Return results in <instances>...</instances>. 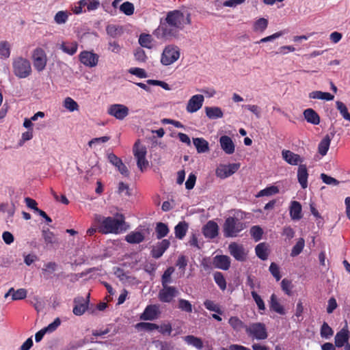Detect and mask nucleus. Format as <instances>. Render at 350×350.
<instances>
[{"label":"nucleus","instance_id":"obj_1","mask_svg":"<svg viewBox=\"0 0 350 350\" xmlns=\"http://www.w3.org/2000/svg\"><path fill=\"white\" fill-rule=\"evenodd\" d=\"M190 23V14L187 11L182 10L170 11L167 13L165 19L161 21L160 25L154 31V34L159 39L172 40L177 38L179 31Z\"/></svg>","mask_w":350,"mask_h":350},{"label":"nucleus","instance_id":"obj_2","mask_svg":"<svg viewBox=\"0 0 350 350\" xmlns=\"http://www.w3.org/2000/svg\"><path fill=\"white\" fill-rule=\"evenodd\" d=\"M94 222L98 225L97 230L103 234H120L125 230L124 218L120 215L116 217H103L96 214L94 217Z\"/></svg>","mask_w":350,"mask_h":350},{"label":"nucleus","instance_id":"obj_3","mask_svg":"<svg viewBox=\"0 0 350 350\" xmlns=\"http://www.w3.org/2000/svg\"><path fill=\"white\" fill-rule=\"evenodd\" d=\"M12 68L14 74L20 79L28 77L32 72L29 60L21 56L13 59Z\"/></svg>","mask_w":350,"mask_h":350},{"label":"nucleus","instance_id":"obj_4","mask_svg":"<svg viewBox=\"0 0 350 350\" xmlns=\"http://www.w3.org/2000/svg\"><path fill=\"white\" fill-rule=\"evenodd\" d=\"M180 56V48L174 44L166 45L161 55L160 62L163 66H170L177 62Z\"/></svg>","mask_w":350,"mask_h":350},{"label":"nucleus","instance_id":"obj_5","mask_svg":"<svg viewBox=\"0 0 350 350\" xmlns=\"http://www.w3.org/2000/svg\"><path fill=\"white\" fill-rule=\"evenodd\" d=\"M245 228V224L240 219L229 217L224 224V234L226 237H236Z\"/></svg>","mask_w":350,"mask_h":350},{"label":"nucleus","instance_id":"obj_6","mask_svg":"<svg viewBox=\"0 0 350 350\" xmlns=\"http://www.w3.org/2000/svg\"><path fill=\"white\" fill-rule=\"evenodd\" d=\"M31 59L33 68L38 72H40L46 68L48 58L43 49L37 47L33 49L31 53Z\"/></svg>","mask_w":350,"mask_h":350},{"label":"nucleus","instance_id":"obj_7","mask_svg":"<svg viewBox=\"0 0 350 350\" xmlns=\"http://www.w3.org/2000/svg\"><path fill=\"white\" fill-rule=\"evenodd\" d=\"M133 151L134 157L137 160V167L141 171H143L148 165V161L146 158L147 153L146 147L137 141L134 144Z\"/></svg>","mask_w":350,"mask_h":350},{"label":"nucleus","instance_id":"obj_8","mask_svg":"<svg viewBox=\"0 0 350 350\" xmlns=\"http://www.w3.org/2000/svg\"><path fill=\"white\" fill-rule=\"evenodd\" d=\"M247 335L256 340H265L267 338L265 325L262 323H253L245 327Z\"/></svg>","mask_w":350,"mask_h":350},{"label":"nucleus","instance_id":"obj_9","mask_svg":"<svg viewBox=\"0 0 350 350\" xmlns=\"http://www.w3.org/2000/svg\"><path fill=\"white\" fill-rule=\"evenodd\" d=\"M107 112L116 120H123L129 116V109L123 104L116 103L109 105Z\"/></svg>","mask_w":350,"mask_h":350},{"label":"nucleus","instance_id":"obj_10","mask_svg":"<svg viewBox=\"0 0 350 350\" xmlns=\"http://www.w3.org/2000/svg\"><path fill=\"white\" fill-rule=\"evenodd\" d=\"M240 163L219 164L216 170L215 174L217 177L225 179L239 170Z\"/></svg>","mask_w":350,"mask_h":350},{"label":"nucleus","instance_id":"obj_11","mask_svg":"<svg viewBox=\"0 0 350 350\" xmlns=\"http://www.w3.org/2000/svg\"><path fill=\"white\" fill-rule=\"evenodd\" d=\"M79 61L84 66L93 68L97 66L99 55L92 51H83L79 55Z\"/></svg>","mask_w":350,"mask_h":350},{"label":"nucleus","instance_id":"obj_12","mask_svg":"<svg viewBox=\"0 0 350 350\" xmlns=\"http://www.w3.org/2000/svg\"><path fill=\"white\" fill-rule=\"evenodd\" d=\"M204 96L202 94H195L190 97L186 105V111L189 113H194L203 106Z\"/></svg>","mask_w":350,"mask_h":350},{"label":"nucleus","instance_id":"obj_13","mask_svg":"<svg viewBox=\"0 0 350 350\" xmlns=\"http://www.w3.org/2000/svg\"><path fill=\"white\" fill-rule=\"evenodd\" d=\"M163 288L159 291L158 297L159 300L164 303L171 302L178 294V289L172 286H162Z\"/></svg>","mask_w":350,"mask_h":350},{"label":"nucleus","instance_id":"obj_14","mask_svg":"<svg viewBox=\"0 0 350 350\" xmlns=\"http://www.w3.org/2000/svg\"><path fill=\"white\" fill-rule=\"evenodd\" d=\"M230 254L239 261H244L247 255V251L243 245L232 242L228 245Z\"/></svg>","mask_w":350,"mask_h":350},{"label":"nucleus","instance_id":"obj_15","mask_svg":"<svg viewBox=\"0 0 350 350\" xmlns=\"http://www.w3.org/2000/svg\"><path fill=\"white\" fill-rule=\"evenodd\" d=\"M350 338V332L346 324L339 332H338L334 337V343L336 347H342L349 342Z\"/></svg>","mask_w":350,"mask_h":350},{"label":"nucleus","instance_id":"obj_16","mask_svg":"<svg viewBox=\"0 0 350 350\" xmlns=\"http://www.w3.org/2000/svg\"><path fill=\"white\" fill-rule=\"evenodd\" d=\"M146 232L144 230H135L130 232L125 237V241L131 244H138L145 239Z\"/></svg>","mask_w":350,"mask_h":350},{"label":"nucleus","instance_id":"obj_17","mask_svg":"<svg viewBox=\"0 0 350 350\" xmlns=\"http://www.w3.org/2000/svg\"><path fill=\"white\" fill-rule=\"evenodd\" d=\"M219 144L221 150L227 154H232L235 151V145L229 136L222 135L220 137Z\"/></svg>","mask_w":350,"mask_h":350},{"label":"nucleus","instance_id":"obj_18","mask_svg":"<svg viewBox=\"0 0 350 350\" xmlns=\"http://www.w3.org/2000/svg\"><path fill=\"white\" fill-rule=\"evenodd\" d=\"M282 157L286 163L292 165H297L303 162V159L299 154L288 150H283Z\"/></svg>","mask_w":350,"mask_h":350},{"label":"nucleus","instance_id":"obj_19","mask_svg":"<svg viewBox=\"0 0 350 350\" xmlns=\"http://www.w3.org/2000/svg\"><path fill=\"white\" fill-rule=\"evenodd\" d=\"M89 295L87 299H84L82 297H79L75 299V307L73 308V313L75 315L80 316L82 315L88 308V299Z\"/></svg>","mask_w":350,"mask_h":350},{"label":"nucleus","instance_id":"obj_20","mask_svg":"<svg viewBox=\"0 0 350 350\" xmlns=\"http://www.w3.org/2000/svg\"><path fill=\"white\" fill-rule=\"evenodd\" d=\"M170 242L167 239H163L154 245L152 250V256L154 258H160L165 250L170 247Z\"/></svg>","mask_w":350,"mask_h":350},{"label":"nucleus","instance_id":"obj_21","mask_svg":"<svg viewBox=\"0 0 350 350\" xmlns=\"http://www.w3.org/2000/svg\"><path fill=\"white\" fill-rule=\"evenodd\" d=\"M213 265L218 269L228 270L230 266V258L226 255H217L213 258Z\"/></svg>","mask_w":350,"mask_h":350},{"label":"nucleus","instance_id":"obj_22","mask_svg":"<svg viewBox=\"0 0 350 350\" xmlns=\"http://www.w3.org/2000/svg\"><path fill=\"white\" fill-rule=\"evenodd\" d=\"M159 312V307L157 305L148 306L144 312L141 314L140 319L145 321H152L157 318Z\"/></svg>","mask_w":350,"mask_h":350},{"label":"nucleus","instance_id":"obj_23","mask_svg":"<svg viewBox=\"0 0 350 350\" xmlns=\"http://www.w3.org/2000/svg\"><path fill=\"white\" fill-rule=\"evenodd\" d=\"M184 342L189 346L196 348L197 350H202L204 347L202 340L193 335H187L183 338Z\"/></svg>","mask_w":350,"mask_h":350},{"label":"nucleus","instance_id":"obj_24","mask_svg":"<svg viewBox=\"0 0 350 350\" xmlns=\"http://www.w3.org/2000/svg\"><path fill=\"white\" fill-rule=\"evenodd\" d=\"M203 234L206 238L213 239L218 234V226L213 221H209L203 228Z\"/></svg>","mask_w":350,"mask_h":350},{"label":"nucleus","instance_id":"obj_25","mask_svg":"<svg viewBox=\"0 0 350 350\" xmlns=\"http://www.w3.org/2000/svg\"><path fill=\"white\" fill-rule=\"evenodd\" d=\"M59 49L69 55H75L78 49V43L76 41H65L60 44Z\"/></svg>","mask_w":350,"mask_h":350},{"label":"nucleus","instance_id":"obj_26","mask_svg":"<svg viewBox=\"0 0 350 350\" xmlns=\"http://www.w3.org/2000/svg\"><path fill=\"white\" fill-rule=\"evenodd\" d=\"M301 205L297 201H292L289 207L290 216L293 220H299L302 217Z\"/></svg>","mask_w":350,"mask_h":350},{"label":"nucleus","instance_id":"obj_27","mask_svg":"<svg viewBox=\"0 0 350 350\" xmlns=\"http://www.w3.org/2000/svg\"><path fill=\"white\" fill-rule=\"evenodd\" d=\"M308 173L305 165H299L297 170V179L303 189L308 187Z\"/></svg>","mask_w":350,"mask_h":350},{"label":"nucleus","instance_id":"obj_28","mask_svg":"<svg viewBox=\"0 0 350 350\" xmlns=\"http://www.w3.org/2000/svg\"><path fill=\"white\" fill-rule=\"evenodd\" d=\"M304 116L306 121L312 124L317 125L320 123V117L312 109H306L304 111Z\"/></svg>","mask_w":350,"mask_h":350},{"label":"nucleus","instance_id":"obj_29","mask_svg":"<svg viewBox=\"0 0 350 350\" xmlns=\"http://www.w3.org/2000/svg\"><path fill=\"white\" fill-rule=\"evenodd\" d=\"M206 116L211 120L221 118L224 116L221 109L219 107H206Z\"/></svg>","mask_w":350,"mask_h":350},{"label":"nucleus","instance_id":"obj_30","mask_svg":"<svg viewBox=\"0 0 350 350\" xmlns=\"http://www.w3.org/2000/svg\"><path fill=\"white\" fill-rule=\"evenodd\" d=\"M269 307L271 310L280 314H285L284 307L279 303L277 296L275 294H272L270 297Z\"/></svg>","mask_w":350,"mask_h":350},{"label":"nucleus","instance_id":"obj_31","mask_svg":"<svg viewBox=\"0 0 350 350\" xmlns=\"http://www.w3.org/2000/svg\"><path fill=\"white\" fill-rule=\"evenodd\" d=\"M193 143L198 153H204L209 150L208 142L203 138H194Z\"/></svg>","mask_w":350,"mask_h":350},{"label":"nucleus","instance_id":"obj_32","mask_svg":"<svg viewBox=\"0 0 350 350\" xmlns=\"http://www.w3.org/2000/svg\"><path fill=\"white\" fill-rule=\"evenodd\" d=\"M309 98L312 99H319L324 100H332L334 96L329 92H323L321 91H313L309 94Z\"/></svg>","mask_w":350,"mask_h":350},{"label":"nucleus","instance_id":"obj_33","mask_svg":"<svg viewBox=\"0 0 350 350\" xmlns=\"http://www.w3.org/2000/svg\"><path fill=\"white\" fill-rule=\"evenodd\" d=\"M57 265L55 262H49L45 263L42 268V276L48 279L53 272L57 270Z\"/></svg>","mask_w":350,"mask_h":350},{"label":"nucleus","instance_id":"obj_34","mask_svg":"<svg viewBox=\"0 0 350 350\" xmlns=\"http://www.w3.org/2000/svg\"><path fill=\"white\" fill-rule=\"evenodd\" d=\"M228 323L236 332H240L243 328L245 329V327H247V325H245L244 323L237 317H231L228 320Z\"/></svg>","mask_w":350,"mask_h":350},{"label":"nucleus","instance_id":"obj_35","mask_svg":"<svg viewBox=\"0 0 350 350\" xmlns=\"http://www.w3.org/2000/svg\"><path fill=\"white\" fill-rule=\"evenodd\" d=\"M188 230V225L185 222H179L174 228L176 237L183 239Z\"/></svg>","mask_w":350,"mask_h":350},{"label":"nucleus","instance_id":"obj_36","mask_svg":"<svg viewBox=\"0 0 350 350\" xmlns=\"http://www.w3.org/2000/svg\"><path fill=\"white\" fill-rule=\"evenodd\" d=\"M330 142L331 138L329 135H326L325 137H323L318 146L319 154H321L322 156H325L327 154L330 146Z\"/></svg>","mask_w":350,"mask_h":350},{"label":"nucleus","instance_id":"obj_37","mask_svg":"<svg viewBox=\"0 0 350 350\" xmlns=\"http://www.w3.org/2000/svg\"><path fill=\"white\" fill-rule=\"evenodd\" d=\"M63 106L70 112L79 111V106L77 103L70 97H66L63 102Z\"/></svg>","mask_w":350,"mask_h":350},{"label":"nucleus","instance_id":"obj_38","mask_svg":"<svg viewBox=\"0 0 350 350\" xmlns=\"http://www.w3.org/2000/svg\"><path fill=\"white\" fill-rule=\"evenodd\" d=\"M70 15V13L67 11H59L54 16V21L58 25L65 24Z\"/></svg>","mask_w":350,"mask_h":350},{"label":"nucleus","instance_id":"obj_39","mask_svg":"<svg viewBox=\"0 0 350 350\" xmlns=\"http://www.w3.org/2000/svg\"><path fill=\"white\" fill-rule=\"evenodd\" d=\"M155 231L157 239H160L167 236L169 232V228L165 224L159 222L157 224Z\"/></svg>","mask_w":350,"mask_h":350},{"label":"nucleus","instance_id":"obj_40","mask_svg":"<svg viewBox=\"0 0 350 350\" xmlns=\"http://www.w3.org/2000/svg\"><path fill=\"white\" fill-rule=\"evenodd\" d=\"M256 254L262 260H266L268 257V247L265 243H260L256 247Z\"/></svg>","mask_w":350,"mask_h":350},{"label":"nucleus","instance_id":"obj_41","mask_svg":"<svg viewBox=\"0 0 350 350\" xmlns=\"http://www.w3.org/2000/svg\"><path fill=\"white\" fill-rule=\"evenodd\" d=\"M139 43L142 47L151 49L152 47V38L149 34L143 33L139 38Z\"/></svg>","mask_w":350,"mask_h":350},{"label":"nucleus","instance_id":"obj_42","mask_svg":"<svg viewBox=\"0 0 350 350\" xmlns=\"http://www.w3.org/2000/svg\"><path fill=\"white\" fill-rule=\"evenodd\" d=\"M320 334L323 338L329 339L333 336L334 331L326 322H324L321 325Z\"/></svg>","mask_w":350,"mask_h":350},{"label":"nucleus","instance_id":"obj_43","mask_svg":"<svg viewBox=\"0 0 350 350\" xmlns=\"http://www.w3.org/2000/svg\"><path fill=\"white\" fill-rule=\"evenodd\" d=\"M279 192V189L275 186H270L266 187L264 189L260 190L258 194L256 196L257 198L262 197V196H270L274 194H276Z\"/></svg>","mask_w":350,"mask_h":350},{"label":"nucleus","instance_id":"obj_44","mask_svg":"<svg viewBox=\"0 0 350 350\" xmlns=\"http://www.w3.org/2000/svg\"><path fill=\"white\" fill-rule=\"evenodd\" d=\"M178 308L183 312L191 313L193 310V306L190 301L184 299L178 300Z\"/></svg>","mask_w":350,"mask_h":350},{"label":"nucleus","instance_id":"obj_45","mask_svg":"<svg viewBox=\"0 0 350 350\" xmlns=\"http://www.w3.org/2000/svg\"><path fill=\"white\" fill-rule=\"evenodd\" d=\"M204 306L207 310L210 311L215 312L219 314H222L223 313L219 305L215 303L213 301L206 299L204 301Z\"/></svg>","mask_w":350,"mask_h":350},{"label":"nucleus","instance_id":"obj_46","mask_svg":"<svg viewBox=\"0 0 350 350\" xmlns=\"http://www.w3.org/2000/svg\"><path fill=\"white\" fill-rule=\"evenodd\" d=\"M336 105L337 109L339 111L340 115L342 118L350 122V113L348 111L347 107L346 105L341 101H336Z\"/></svg>","mask_w":350,"mask_h":350},{"label":"nucleus","instance_id":"obj_47","mask_svg":"<svg viewBox=\"0 0 350 350\" xmlns=\"http://www.w3.org/2000/svg\"><path fill=\"white\" fill-rule=\"evenodd\" d=\"M305 245V241L303 238H300L297 241L296 244L293 246L291 256H297L299 255L303 250Z\"/></svg>","mask_w":350,"mask_h":350},{"label":"nucleus","instance_id":"obj_48","mask_svg":"<svg viewBox=\"0 0 350 350\" xmlns=\"http://www.w3.org/2000/svg\"><path fill=\"white\" fill-rule=\"evenodd\" d=\"M268 21L264 18L258 19L254 24L255 31L263 32L267 27Z\"/></svg>","mask_w":350,"mask_h":350},{"label":"nucleus","instance_id":"obj_49","mask_svg":"<svg viewBox=\"0 0 350 350\" xmlns=\"http://www.w3.org/2000/svg\"><path fill=\"white\" fill-rule=\"evenodd\" d=\"M120 10L127 16H131L134 13V5L129 2L126 1L120 6Z\"/></svg>","mask_w":350,"mask_h":350},{"label":"nucleus","instance_id":"obj_50","mask_svg":"<svg viewBox=\"0 0 350 350\" xmlns=\"http://www.w3.org/2000/svg\"><path fill=\"white\" fill-rule=\"evenodd\" d=\"M27 291L25 288L14 289L13 293L12 294V299L13 301L22 300L27 297Z\"/></svg>","mask_w":350,"mask_h":350},{"label":"nucleus","instance_id":"obj_51","mask_svg":"<svg viewBox=\"0 0 350 350\" xmlns=\"http://www.w3.org/2000/svg\"><path fill=\"white\" fill-rule=\"evenodd\" d=\"M174 271V268L170 267L163 273L161 278L162 286H167L171 282V275Z\"/></svg>","mask_w":350,"mask_h":350},{"label":"nucleus","instance_id":"obj_52","mask_svg":"<svg viewBox=\"0 0 350 350\" xmlns=\"http://www.w3.org/2000/svg\"><path fill=\"white\" fill-rule=\"evenodd\" d=\"M135 327L138 330L147 331H152L159 329V326L157 325L152 323H138L136 324Z\"/></svg>","mask_w":350,"mask_h":350},{"label":"nucleus","instance_id":"obj_53","mask_svg":"<svg viewBox=\"0 0 350 350\" xmlns=\"http://www.w3.org/2000/svg\"><path fill=\"white\" fill-rule=\"evenodd\" d=\"M251 295L257 305L258 310L264 311L265 310V305L261 297L255 291H252Z\"/></svg>","mask_w":350,"mask_h":350},{"label":"nucleus","instance_id":"obj_54","mask_svg":"<svg viewBox=\"0 0 350 350\" xmlns=\"http://www.w3.org/2000/svg\"><path fill=\"white\" fill-rule=\"evenodd\" d=\"M214 280L221 290H225L226 288V280L223 274L220 272H215L214 273Z\"/></svg>","mask_w":350,"mask_h":350},{"label":"nucleus","instance_id":"obj_55","mask_svg":"<svg viewBox=\"0 0 350 350\" xmlns=\"http://www.w3.org/2000/svg\"><path fill=\"white\" fill-rule=\"evenodd\" d=\"M286 33V31L285 30H282V31L275 32L271 36H267V37H265V38L260 39L258 42H257V43H264V42L273 41L274 40L284 36Z\"/></svg>","mask_w":350,"mask_h":350},{"label":"nucleus","instance_id":"obj_56","mask_svg":"<svg viewBox=\"0 0 350 350\" xmlns=\"http://www.w3.org/2000/svg\"><path fill=\"white\" fill-rule=\"evenodd\" d=\"M0 55L2 57L8 58L10 55V45L7 42H0Z\"/></svg>","mask_w":350,"mask_h":350},{"label":"nucleus","instance_id":"obj_57","mask_svg":"<svg viewBox=\"0 0 350 350\" xmlns=\"http://www.w3.org/2000/svg\"><path fill=\"white\" fill-rule=\"evenodd\" d=\"M246 284L252 289V291H255L256 289H259L260 287V282L256 279L254 277L249 275L247 278Z\"/></svg>","mask_w":350,"mask_h":350},{"label":"nucleus","instance_id":"obj_58","mask_svg":"<svg viewBox=\"0 0 350 350\" xmlns=\"http://www.w3.org/2000/svg\"><path fill=\"white\" fill-rule=\"evenodd\" d=\"M42 235L46 244H53L57 242V239L55 234L49 230H44Z\"/></svg>","mask_w":350,"mask_h":350},{"label":"nucleus","instance_id":"obj_59","mask_svg":"<svg viewBox=\"0 0 350 350\" xmlns=\"http://www.w3.org/2000/svg\"><path fill=\"white\" fill-rule=\"evenodd\" d=\"M109 137L107 136L94 138L88 142V146L91 148L95 147L101 144L107 142L109 140Z\"/></svg>","mask_w":350,"mask_h":350},{"label":"nucleus","instance_id":"obj_60","mask_svg":"<svg viewBox=\"0 0 350 350\" xmlns=\"http://www.w3.org/2000/svg\"><path fill=\"white\" fill-rule=\"evenodd\" d=\"M250 233H251V235L252 236V237L256 241H259L261 239V237L262 234V230L259 226H254L251 228Z\"/></svg>","mask_w":350,"mask_h":350},{"label":"nucleus","instance_id":"obj_61","mask_svg":"<svg viewBox=\"0 0 350 350\" xmlns=\"http://www.w3.org/2000/svg\"><path fill=\"white\" fill-rule=\"evenodd\" d=\"M129 72L138 77L139 78H146L147 74L146 71L140 68H131L129 70Z\"/></svg>","mask_w":350,"mask_h":350},{"label":"nucleus","instance_id":"obj_62","mask_svg":"<svg viewBox=\"0 0 350 350\" xmlns=\"http://www.w3.org/2000/svg\"><path fill=\"white\" fill-rule=\"evenodd\" d=\"M242 107L253 113L257 118H259L260 117L261 111L258 106L256 105H243Z\"/></svg>","mask_w":350,"mask_h":350},{"label":"nucleus","instance_id":"obj_63","mask_svg":"<svg viewBox=\"0 0 350 350\" xmlns=\"http://www.w3.org/2000/svg\"><path fill=\"white\" fill-rule=\"evenodd\" d=\"M23 258H24V262L27 265L29 266L31 264H33L34 262L37 261L38 260V256L34 254H26L25 253L23 254Z\"/></svg>","mask_w":350,"mask_h":350},{"label":"nucleus","instance_id":"obj_64","mask_svg":"<svg viewBox=\"0 0 350 350\" xmlns=\"http://www.w3.org/2000/svg\"><path fill=\"white\" fill-rule=\"evenodd\" d=\"M281 286L286 294L288 295H291V289L293 286L290 280L287 279H283L281 282Z\"/></svg>","mask_w":350,"mask_h":350}]
</instances>
